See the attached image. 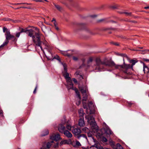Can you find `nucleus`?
<instances>
[{"label":"nucleus","instance_id":"nucleus-1","mask_svg":"<svg viewBox=\"0 0 149 149\" xmlns=\"http://www.w3.org/2000/svg\"><path fill=\"white\" fill-rule=\"evenodd\" d=\"M123 65H116L112 61H109L108 60H104L103 61H101L99 58H97L95 60L96 66L95 69L97 70L98 71H101V70L103 68V65L109 66L111 67H114L116 69H119L124 73L127 74H130V70L131 69L133 70V66L137 62L136 60H129V62L132 63L131 65L126 64L125 63L124 60L123 59Z\"/></svg>","mask_w":149,"mask_h":149},{"label":"nucleus","instance_id":"nucleus-2","mask_svg":"<svg viewBox=\"0 0 149 149\" xmlns=\"http://www.w3.org/2000/svg\"><path fill=\"white\" fill-rule=\"evenodd\" d=\"M36 30L38 31V32L36 33L34 35V32L32 29L27 30L26 33L28 36L32 38V40L36 46L40 47L41 50L43 51L42 46L41 45L42 41L41 40L40 37H42L44 38V36L39 32V29L36 28Z\"/></svg>","mask_w":149,"mask_h":149},{"label":"nucleus","instance_id":"nucleus-3","mask_svg":"<svg viewBox=\"0 0 149 149\" xmlns=\"http://www.w3.org/2000/svg\"><path fill=\"white\" fill-rule=\"evenodd\" d=\"M79 89L83 96L82 100L83 108L84 109H88L87 107L86 106V103H84L83 102L84 101H86L87 99L88 95L87 94V87L86 86L81 87L79 86Z\"/></svg>","mask_w":149,"mask_h":149},{"label":"nucleus","instance_id":"nucleus-4","mask_svg":"<svg viewBox=\"0 0 149 149\" xmlns=\"http://www.w3.org/2000/svg\"><path fill=\"white\" fill-rule=\"evenodd\" d=\"M6 36V40L3 44L0 46V47H3L6 45L9 42V40L15 38L14 36L10 34L9 30H7L5 34Z\"/></svg>","mask_w":149,"mask_h":149},{"label":"nucleus","instance_id":"nucleus-5","mask_svg":"<svg viewBox=\"0 0 149 149\" xmlns=\"http://www.w3.org/2000/svg\"><path fill=\"white\" fill-rule=\"evenodd\" d=\"M63 67L65 72L63 73V75L66 79L67 81H71V79L70 77H69V74L67 72V69L66 68V65L65 63H62Z\"/></svg>","mask_w":149,"mask_h":149},{"label":"nucleus","instance_id":"nucleus-6","mask_svg":"<svg viewBox=\"0 0 149 149\" xmlns=\"http://www.w3.org/2000/svg\"><path fill=\"white\" fill-rule=\"evenodd\" d=\"M103 126L104 127L105 132L106 134L110 135L113 134V132L105 123H104Z\"/></svg>","mask_w":149,"mask_h":149},{"label":"nucleus","instance_id":"nucleus-7","mask_svg":"<svg viewBox=\"0 0 149 149\" xmlns=\"http://www.w3.org/2000/svg\"><path fill=\"white\" fill-rule=\"evenodd\" d=\"M86 118L87 119L88 123L90 125H95V123L94 118L92 116H86Z\"/></svg>","mask_w":149,"mask_h":149},{"label":"nucleus","instance_id":"nucleus-8","mask_svg":"<svg viewBox=\"0 0 149 149\" xmlns=\"http://www.w3.org/2000/svg\"><path fill=\"white\" fill-rule=\"evenodd\" d=\"M50 139L57 141L61 139L60 135L58 134H53L50 136Z\"/></svg>","mask_w":149,"mask_h":149},{"label":"nucleus","instance_id":"nucleus-9","mask_svg":"<svg viewBox=\"0 0 149 149\" xmlns=\"http://www.w3.org/2000/svg\"><path fill=\"white\" fill-rule=\"evenodd\" d=\"M43 45H45V48L47 50V51H48L49 54V55H46V56L48 60H50L52 58V54H51L50 51L48 50L47 49V47H48L47 45V43L45 41L43 42Z\"/></svg>","mask_w":149,"mask_h":149},{"label":"nucleus","instance_id":"nucleus-10","mask_svg":"<svg viewBox=\"0 0 149 149\" xmlns=\"http://www.w3.org/2000/svg\"><path fill=\"white\" fill-rule=\"evenodd\" d=\"M41 29L45 34L49 33L51 31L49 27H47L45 25H43L41 27Z\"/></svg>","mask_w":149,"mask_h":149},{"label":"nucleus","instance_id":"nucleus-11","mask_svg":"<svg viewBox=\"0 0 149 149\" xmlns=\"http://www.w3.org/2000/svg\"><path fill=\"white\" fill-rule=\"evenodd\" d=\"M72 132L75 135L78 136L80 134L81 131L79 128H75L72 130Z\"/></svg>","mask_w":149,"mask_h":149},{"label":"nucleus","instance_id":"nucleus-12","mask_svg":"<svg viewBox=\"0 0 149 149\" xmlns=\"http://www.w3.org/2000/svg\"><path fill=\"white\" fill-rule=\"evenodd\" d=\"M92 139L93 140V141L95 143L94 145H93L91 146L90 147V148H93L95 146L97 149H99V148L101 147L100 144L99 143H97V141L93 137H92Z\"/></svg>","mask_w":149,"mask_h":149},{"label":"nucleus","instance_id":"nucleus-13","mask_svg":"<svg viewBox=\"0 0 149 149\" xmlns=\"http://www.w3.org/2000/svg\"><path fill=\"white\" fill-rule=\"evenodd\" d=\"M67 88L68 89H72L75 91V89H77L76 88H73V84L72 82V80L70 82L67 81Z\"/></svg>","mask_w":149,"mask_h":149},{"label":"nucleus","instance_id":"nucleus-14","mask_svg":"<svg viewBox=\"0 0 149 149\" xmlns=\"http://www.w3.org/2000/svg\"><path fill=\"white\" fill-rule=\"evenodd\" d=\"M75 92L77 96L79 98V100L77 102H76V104L77 105H79L81 103L80 100L81 99V97L80 95L79 94V93L77 89H75Z\"/></svg>","mask_w":149,"mask_h":149},{"label":"nucleus","instance_id":"nucleus-15","mask_svg":"<svg viewBox=\"0 0 149 149\" xmlns=\"http://www.w3.org/2000/svg\"><path fill=\"white\" fill-rule=\"evenodd\" d=\"M65 127L62 124H60L58 126V130L60 132L63 133L65 130Z\"/></svg>","mask_w":149,"mask_h":149},{"label":"nucleus","instance_id":"nucleus-16","mask_svg":"<svg viewBox=\"0 0 149 149\" xmlns=\"http://www.w3.org/2000/svg\"><path fill=\"white\" fill-rule=\"evenodd\" d=\"M78 125L80 127H83L85 125V123L83 117H81L79 120Z\"/></svg>","mask_w":149,"mask_h":149},{"label":"nucleus","instance_id":"nucleus-17","mask_svg":"<svg viewBox=\"0 0 149 149\" xmlns=\"http://www.w3.org/2000/svg\"><path fill=\"white\" fill-rule=\"evenodd\" d=\"M63 133L64 135L68 138H71L72 136V134L68 130L65 131Z\"/></svg>","mask_w":149,"mask_h":149},{"label":"nucleus","instance_id":"nucleus-18","mask_svg":"<svg viewBox=\"0 0 149 149\" xmlns=\"http://www.w3.org/2000/svg\"><path fill=\"white\" fill-rule=\"evenodd\" d=\"M53 143V141H52L48 142L46 144L44 145L43 146H45V148L46 149H49L50 148L52 143Z\"/></svg>","mask_w":149,"mask_h":149},{"label":"nucleus","instance_id":"nucleus-19","mask_svg":"<svg viewBox=\"0 0 149 149\" xmlns=\"http://www.w3.org/2000/svg\"><path fill=\"white\" fill-rule=\"evenodd\" d=\"M61 53L63 55L65 56H67L69 57H70L71 56V54L68 53L67 52V51H61Z\"/></svg>","mask_w":149,"mask_h":149},{"label":"nucleus","instance_id":"nucleus-20","mask_svg":"<svg viewBox=\"0 0 149 149\" xmlns=\"http://www.w3.org/2000/svg\"><path fill=\"white\" fill-rule=\"evenodd\" d=\"M53 4L58 10L61 11L62 10V8L60 6L54 3H53Z\"/></svg>","mask_w":149,"mask_h":149},{"label":"nucleus","instance_id":"nucleus-21","mask_svg":"<svg viewBox=\"0 0 149 149\" xmlns=\"http://www.w3.org/2000/svg\"><path fill=\"white\" fill-rule=\"evenodd\" d=\"M88 107L89 110L93 109L94 107V104L92 102H90L88 104Z\"/></svg>","mask_w":149,"mask_h":149},{"label":"nucleus","instance_id":"nucleus-22","mask_svg":"<svg viewBox=\"0 0 149 149\" xmlns=\"http://www.w3.org/2000/svg\"><path fill=\"white\" fill-rule=\"evenodd\" d=\"M49 131L47 130H45L42 132V134L41 135L42 136H44L48 134Z\"/></svg>","mask_w":149,"mask_h":149},{"label":"nucleus","instance_id":"nucleus-23","mask_svg":"<svg viewBox=\"0 0 149 149\" xmlns=\"http://www.w3.org/2000/svg\"><path fill=\"white\" fill-rule=\"evenodd\" d=\"M69 142V141L68 140H64L61 141L60 143V145H61L63 144H68Z\"/></svg>","mask_w":149,"mask_h":149},{"label":"nucleus","instance_id":"nucleus-24","mask_svg":"<svg viewBox=\"0 0 149 149\" xmlns=\"http://www.w3.org/2000/svg\"><path fill=\"white\" fill-rule=\"evenodd\" d=\"M78 113L80 117H83V111L82 108L80 109L79 110Z\"/></svg>","mask_w":149,"mask_h":149},{"label":"nucleus","instance_id":"nucleus-25","mask_svg":"<svg viewBox=\"0 0 149 149\" xmlns=\"http://www.w3.org/2000/svg\"><path fill=\"white\" fill-rule=\"evenodd\" d=\"M83 137L85 138L86 139H87V137L86 135L85 134H79L78 136H77V138L79 139L81 137Z\"/></svg>","mask_w":149,"mask_h":149},{"label":"nucleus","instance_id":"nucleus-26","mask_svg":"<svg viewBox=\"0 0 149 149\" xmlns=\"http://www.w3.org/2000/svg\"><path fill=\"white\" fill-rule=\"evenodd\" d=\"M54 59H56L58 61L60 62L61 63H62L61 62V61L60 60V58L58 56L56 55L55 56H54V58L52 59V60H53ZM61 64H62V63H61Z\"/></svg>","mask_w":149,"mask_h":149},{"label":"nucleus","instance_id":"nucleus-27","mask_svg":"<svg viewBox=\"0 0 149 149\" xmlns=\"http://www.w3.org/2000/svg\"><path fill=\"white\" fill-rule=\"evenodd\" d=\"M26 4L28 5H30L31 4V3H15L14 4H13L14 5H21V4Z\"/></svg>","mask_w":149,"mask_h":149},{"label":"nucleus","instance_id":"nucleus-28","mask_svg":"<svg viewBox=\"0 0 149 149\" xmlns=\"http://www.w3.org/2000/svg\"><path fill=\"white\" fill-rule=\"evenodd\" d=\"M119 13L120 14H125L127 16H130L131 15V13H127L126 12H119Z\"/></svg>","mask_w":149,"mask_h":149},{"label":"nucleus","instance_id":"nucleus-29","mask_svg":"<svg viewBox=\"0 0 149 149\" xmlns=\"http://www.w3.org/2000/svg\"><path fill=\"white\" fill-rule=\"evenodd\" d=\"M116 149H123V147L119 143H117L116 145Z\"/></svg>","mask_w":149,"mask_h":149},{"label":"nucleus","instance_id":"nucleus-30","mask_svg":"<svg viewBox=\"0 0 149 149\" xmlns=\"http://www.w3.org/2000/svg\"><path fill=\"white\" fill-rule=\"evenodd\" d=\"M101 139L102 141L103 142H106L107 141V139L104 136H102Z\"/></svg>","mask_w":149,"mask_h":149},{"label":"nucleus","instance_id":"nucleus-31","mask_svg":"<svg viewBox=\"0 0 149 149\" xmlns=\"http://www.w3.org/2000/svg\"><path fill=\"white\" fill-rule=\"evenodd\" d=\"M75 146H81V145L79 141L76 140V141Z\"/></svg>","mask_w":149,"mask_h":149},{"label":"nucleus","instance_id":"nucleus-32","mask_svg":"<svg viewBox=\"0 0 149 149\" xmlns=\"http://www.w3.org/2000/svg\"><path fill=\"white\" fill-rule=\"evenodd\" d=\"M71 126L70 125H67L66 126V128L67 129L69 130H71Z\"/></svg>","mask_w":149,"mask_h":149},{"label":"nucleus","instance_id":"nucleus-33","mask_svg":"<svg viewBox=\"0 0 149 149\" xmlns=\"http://www.w3.org/2000/svg\"><path fill=\"white\" fill-rule=\"evenodd\" d=\"M28 29H21V30L20 31V32L21 33H22L23 32H25L26 33L27 32V31Z\"/></svg>","mask_w":149,"mask_h":149},{"label":"nucleus","instance_id":"nucleus-34","mask_svg":"<svg viewBox=\"0 0 149 149\" xmlns=\"http://www.w3.org/2000/svg\"><path fill=\"white\" fill-rule=\"evenodd\" d=\"M88 130V129L86 127H84L82 129V130L85 132H87Z\"/></svg>","mask_w":149,"mask_h":149},{"label":"nucleus","instance_id":"nucleus-35","mask_svg":"<svg viewBox=\"0 0 149 149\" xmlns=\"http://www.w3.org/2000/svg\"><path fill=\"white\" fill-rule=\"evenodd\" d=\"M93 58L92 57H90L88 61V63H90L91 62L93 61Z\"/></svg>","mask_w":149,"mask_h":149},{"label":"nucleus","instance_id":"nucleus-36","mask_svg":"<svg viewBox=\"0 0 149 149\" xmlns=\"http://www.w3.org/2000/svg\"><path fill=\"white\" fill-rule=\"evenodd\" d=\"M54 27H55V29H56V30H57V31H58L59 30V28L58 27L56 26V23H54Z\"/></svg>","mask_w":149,"mask_h":149},{"label":"nucleus","instance_id":"nucleus-37","mask_svg":"<svg viewBox=\"0 0 149 149\" xmlns=\"http://www.w3.org/2000/svg\"><path fill=\"white\" fill-rule=\"evenodd\" d=\"M42 1H45L46 2H48V1L47 0H35V1L37 2H42Z\"/></svg>","mask_w":149,"mask_h":149},{"label":"nucleus","instance_id":"nucleus-38","mask_svg":"<svg viewBox=\"0 0 149 149\" xmlns=\"http://www.w3.org/2000/svg\"><path fill=\"white\" fill-rule=\"evenodd\" d=\"M21 33L20 32L17 33H16V35H15L17 37V38L19 37V36H20V35Z\"/></svg>","mask_w":149,"mask_h":149},{"label":"nucleus","instance_id":"nucleus-39","mask_svg":"<svg viewBox=\"0 0 149 149\" xmlns=\"http://www.w3.org/2000/svg\"><path fill=\"white\" fill-rule=\"evenodd\" d=\"M109 144L111 146H113L114 145V143L112 141H109Z\"/></svg>","mask_w":149,"mask_h":149},{"label":"nucleus","instance_id":"nucleus-40","mask_svg":"<svg viewBox=\"0 0 149 149\" xmlns=\"http://www.w3.org/2000/svg\"><path fill=\"white\" fill-rule=\"evenodd\" d=\"M73 59L75 61H77L78 60V58L76 56H74L73 57Z\"/></svg>","mask_w":149,"mask_h":149},{"label":"nucleus","instance_id":"nucleus-41","mask_svg":"<svg viewBox=\"0 0 149 149\" xmlns=\"http://www.w3.org/2000/svg\"><path fill=\"white\" fill-rule=\"evenodd\" d=\"M7 30H7V29L5 27H4L3 28V31L4 32H5Z\"/></svg>","mask_w":149,"mask_h":149},{"label":"nucleus","instance_id":"nucleus-42","mask_svg":"<svg viewBox=\"0 0 149 149\" xmlns=\"http://www.w3.org/2000/svg\"><path fill=\"white\" fill-rule=\"evenodd\" d=\"M88 136L89 137H93V136H92V135L90 133H88Z\"/></svg>","mask_w":149,"mask_h":149},{"label":"nucleus","instance_id":"nucleus-43","mask_svg":"<svg viewBox=\"0 0 149 149\" xmlns=\"http://www.w3.org/2000/svg\"><path fill=\"white\" fill-rule=\"evenodd\" d=\"M72 80L74 82V83H77V80L75 79V78H73L72 79Z\"/></svg>","mask_w":149,"mask_h":149},{"label":"nucleus","instance_id":"nucleus-44","mask_svg":"<svg viewBox=\"0 0 149 149\" xmlns=\"http://www.w3.org/2000/svg\"><path fill=\"white\" fill-rule=\"evenodd\" d=\"M37 86H36V88H35V89L33 92V93H36V89H37Z\"/></svg>","mask_w":149,"mask_h":149},{"label":"nucleus","instance_id":"nucleus-45","mask_svg":"<svg viewBox=\"0 0 149 149\" xmlns=\"http://www.w3.org/2000/svg\"><path fill=\"white\" fill-rule=\"evenodd\" d=\"M20 8H29V9L30 8V7H24V6L21 7Z\"/></svg>","mask_w":149,"mask_h":149},{"label":"nucleus","instance_id":"nucleus-46","mask_svg":"<svg viewBox=\"0 0 149 149\" xmlns=\"http://www.w3.org/2000/svg\"><path fill=\"white\" fill-rule=\"evenodd\" d=\"M52 22H54V23H56L55 20L54 18H53L52 20Z\"/></svg>","mask_w":149,"mask_h":149},{"label":"nucleus","instance_id":"nucleus-47","mask_svg":"<svg viewBox=\"0 0 149 149\" xmlns=\"http://www.w3.org/2000/svg\"><path fill=\"white\" fill-rule=\"evenodd\" d=\"M40 149H46L45 148V146H42L40 148Z\"/></svg>","mask_w":149,"mask_h":149},{"label":"nucleus","instance_id":"nucleus-48","mask_svg":"<svg viewBox=\"0 0 149 149\" xmlns=\"http://www.w3.org/2000/svg\"><path fill=\"white\" fill-rule=\"evenodd\" d=\"M144 60L146 61H147V62H148L149 61V60L148 59H144Z\"/></svg>","mask_w":149,"mask_h":149},{"label":"nucleus","instance_id":"nucleus-49","mask_svg":"<svg viewBox=\"0 0 149 149\" xmlns=\"http://www.w3.org/2000/svg\"><path fill=\"white\" fill-rule=\"evenodd\" d=\"M144 8H145V9H147L149 8V6L146 7Z\"/></svg>","mask_w":149,"mask_h":149},{"label":"nucleus","instance_id":"nucleus-50","mask_svg":"<svg viewBox=\"0 0 149 149\" xmlns=\"http://www.w3.org/2000/svg\"><path fill=\"white\" fill-rule=\"evenodd\" d=\"M114 44L115 45H117V46H118V43H114Z\"/></svg>","mask_w":149,"mask_h":149},{"label":"nucleus","instance_id":"nucleus-51","mask_svg":"<svg viewBox=\"0 0 149 149\" xmlns=\"http://www.w3.org/2000/svg\"><path fill=\"white\" fill-rule=\"evenodd\" d=\"M99 149H104V148H103L102 146H101V147L99 148Z\"/></svg>","mask_w":149,"mask_h":149},{"label":"nucleus","instance_id":"nucleus-52","mask_svg":"<svg viewBox=\"0 0 149 149\" xmlns=\"http://www.w3.org/2000/svg\"><path fill=\"white\" fill-rule=\"evenodd\" d=\"M2 113V111L0 110V114H1Z\"/></svg>","mask_w":149,"mask_h":149},{"label":"nucleus","instance_id":"nucleus-53","mask_svg":"<svg viewBox=\"0 0 149 149\" xmlns=\"http://www.w3.org/2000/svg\"><path fill=\"white\" fill-rule=\"evenodd\" d=\"M128 104L130 105H131L132 104V103H131V102H129L128 103Z\"/></svg>","mask_w":149,"mask_h":149},{"label":"nucleus","instance_id":"nucleus-54","mask_svg":"<svg viewBox=\"0 0 149 149\" xmlns=\"http://www.w3.org/2000/svg\"><path fill=\"white\" fill-rule=\"evenodd\" d=\"M90 148H89L88 147H87L85 148V149H90Z\"/></svg>","mask_w":149,"mask_h":149},{"label":"nucleus","instance_id":"nucleus-55","mask_svg":"<svg viewBox=\"0 0 149 149\" xmlns=\"http://www.w3.org/2000/svg\"><path fill=\"white\" fill-rule=\"evenodd\" d=\"M58 143H56V146H55V147H56V146H58Z\"/></svg>","mask_w":149,"mask_h":149},{"label":"nucleus","instance_id":"nucleus-56","mask_svg":"<svg viewBox=\"0 0 149 149\" xmlns=\"http://www.w3.org/2000/svg\"><path fill=\"white\" fill-rule=\"evenodd\" d=\"M145 51H149V49H146L145 50Z\"/></svg>","mask_w":149,"mask_h":149},{"label":"nucleus","instance_id":"nucleus-57","mask_svg":"<svg viewBox=\"0 0 149 149\" xmlns=\"http://www.w3.org/2000/svg\"><path fill=\"white\" fill-rule=\"evenodd\" d=\"M104 149H109V148H104Z\"/></svg>","mask_w":149,"mask_h":149},{"label":"nucleus","instance_id":"nucleus-58","mask_svg":"<svg viewBox=\"0 0 149 149\" xmlns=\"http://www.w3.org/2000/svg\"><path fill=\"white\" fill-rule=\"evenodd\" d=\"M43 40V38H42V39H41V40Z\"/></svg>","mask_w":149,"mask_h":149},{"label":"nucleus","instance_id":"nucleus-59","mask_svg":"<svg viewBox=\"0 0 149 149\" xmlns=\"http://www.w3.org/2000/svg\"><path fill=\"white\" fill-rule=\"evenodd\" d=\"M140 48L141 49H142L143 48L141 47H140Z\"/></svg>","mask_w":149,"mask_h":149},{"label":"nucleus","instance_id":"nucleus-60","mask_svg":"<svg viewBox=\"0 0 149 149\" xmlns=\"http://www.w3.org/2000/svg\"><path fill=\"white\" fill-rule=\"evenodd\" d=\"M132 50H133V51H135V50H134V49H133Z\"/></svg>","mask_w":149,"mask_h":149},{"label":"nucleus","instance_id":"nucleus-61","mask_svg":"<svg viewBox=\"0 0 149 149\" xmlns=\"http://www.w3.org/2000/svg\"><path fill=\"white\" fill-rule=\"evenodd\" d=\"M19 9V8H16V9Z\"/></svg>","mask_w":149,"mask_h":149},{"label":"nucleus","instance_id":"nucleus-62","mask_svg":"<svg viewBox=\"0 0 149 149\" xmlns=\"http://www.w3.org/2000/svg\"><path fill=\"white\" fill-rule=\"evenodd\" d=\"M148 73H149V70L148 71Z\"/></svg>","mask_w":149,"mask_h":149},{"label":"nucleus","instance_id":"nucleus-63","mask_svg":"<svg viewBox=\"0 0 149 149\" xmlns=\"http://www.w3.org/2000/svg\"><path fill=\"white\" fill-rule=\"evenodd\" d=\"M121 56H123L122 55H121Z\"/></svg>","mask_w":149,"mask_h":149}]
</instances>
